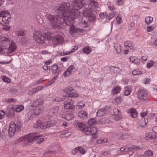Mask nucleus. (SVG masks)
Wrapping results in <instances>:
<instances>
[{"instance_id": "c756f323", "label": "nucleus", "mask_w": 157, "mask_h": 157, "mask_svg": "<svg viewBox=\"0 0 157 157\" xmlns=\"http://www.w3.org/2000/svg\"><path fill=\"white\" fill-rule=\"evenodd\" d=\"M37 115L35 113H34V112H33L32 110H30L28 114V117L29 116V119H32L33 118L35 117Z\"/></svg>"}, {"instance_id": "2f4dec72", "label": "nucleus", "mask_w": 157, "mask_h": 157, "mask_svg": "<svg viewBox=\"0 0 157 157\" xmlns=\"http://www.w3.org/2000/svg\"><path fill=\"white\" fill-rule=\"evenodd\" d=\"M85 103L83 101H80L76 106V108L78 109H82L85 106Z\"/></svg>"}, {"instance_id": "72a5a7b5", "label": "nucleus", "mask_w": 157, "mask_h": 157, "mask_svg": "<svg viewBox=\"0 0 157 157\" xmlns=\"http://www.w3.org/2000/svg\"><path fill=\"white\" fill-rule=\"evenodd\" d=\"M139 124L140 126L143 127L146 124L145 121H144V118H142L139 121Z\"/></svg>"}, {"instance_id": "37998d69", "label": "nucleus", "mask_w": 157, "mask_h": 157, "mask_svg": "<svg viewBox=\"0 0 157 157\" xmlns=\"http://www.w3.org/2000/svg\"><path fill=\"white\" fill-rule=\"evenodd\" d=\"M8 11H6L5 10H3L0 12V17H4L6 16V14H8Z\"/></svg>"}, {"instance_id": "e2e57ef3", "label": "nucleus", "mask_w": 157, "mask_h": 157, "mask_svg": "<svg viewBox=\"0 0 157 157\" xmlns=\"http://www.w3.org/2000/svg\"><path fill=\"white\" fill-rule=\"evenodd\" d=\"M55 101L57 102H59L60 101H63L64 100H63V99L62 98H61L59 97H56L55 98Z\"/></svg>"}, {"instance_id": "052dcab7", "label": "nucleus", "mask_w": 157, "mask_h": 157, "mask_svg": "<svg viewBox=\"0 0 157 157\" xmlns=\"http://www.w3.org/2000/svg\"><path fill=\"white\" fill-rule=\"evenodd\" d=\"M155 136L154 135H152L151 134L148 135L147 136H146V139H152L155 138Z\"/></svg>"}, {"instance_id": "c9c22d12", "label": "nucleus", "mask_w": 157, "mask_h": 157, "mask_svg": "<svg viewBox=\"0 0 157 157\" xmlns=\"http://www.w3.org/2000/svg\"><path fill=\"white\" fill-rule=\"evenodd\" d=\"M71 134V132H67L60 135V136L61 138H67Z\"/></svg>"}, {"instance_id": "8fccbe9b", "label": "nucleus", "mask_w": 157, "mask_h": 157, "mask_svg": "<svg viewBox=\"0 0 157 157\" xmlns=\"http://www.w3.org/2000/svg\"><path fill=\"white\" fill-rule=\"evenodd\" d=\"M74 52L73 51L71 50L70 52L69 51L68 52L67 51H63V52H61L60 53V55L61 56H64L67 55L71 53Z\"/></svg>"}, {"instance_id": "423d86ee", "label": "nucleus", "mask_w": 157, "mask_h": 157, "mask_svg": "<svg viewBox=\"0 0 157 157\" xmlns=\"http://www.w3.org/2000/svg\"><path fill=\"white\" fill-rule=\"evenodd\" d=\"M92 10L90 9H86L83 10V14L85 17H83L81 21L80 22V25L82 27L86 28L88 26V22L87 19V17L88 19L90 21H93L94 20V16L92 12Z\"/></svg>"}, {"instance_id": "79ce46f5", "label": "nucleus", "mask_w": 157, "mask_h": 157, "mask_svg": "<svg viewBox=\"0 0 157 157\" xmlns=\"http://www.w3.org/2000/svg\"><path fill=\"white\" fill-rule=\"evenodd\" d=\"M106 122V118L105 117L103 118L98 121V123L100 124H104Z\"/></svg>"}, {"instance_id": "680f3d73", "label": "nucleus", "mask_w": 157, "mask_h": 157, "mask_svg": "<svg viewBox=\"0 0 157 157\" xmlns=\"http://www.w3.org/2000/svg\"><path fill=\"white\" fill-rule=\"evenodd\" d=\"M36 92V91L35 88L32 89L31 90L29 91L28 93L29 95H31L34 93Z\"/></svg>"}, {"instance_id": "3c124183", "label": "nucleus", "mask_w": 157, "mask_h": 157, "mask_svg": "<svg viewBox=\"0 0 157 157\" xmlns=\"http://www.w3.org/2000/svg\"><path fill=\"white\" fill-rule=\"evenodd\" d=\"M154 62L152 61H149L147 63V68H150L154 64Z\"/></svg>"}, {"instance_id": "a211bd4d", "label": "nucleus", "mask_w": 157, "mask_h": 157, "mask_svg": "<svg viewBox=\"0 0 157 157\" xmlns=\"http://www.w3.org/2000/svg\"><path fill=\"white\" fill-rule=\"evenodd\" d=\"M129 59L131 62L134 63L137 65L139 64L140 63V60L135 56H131L129 58Z\"/></svg>"}, {"instance_id": "6e6d98bb", "label": "nucleus", "mask_w": 157, "mask_h": 157, "mask_svg": "<svg viewBox=\"0 0 157 157\" xmlns=\"http://www.w3.org/2000/svg\"><path fill=\"white\" fill-rule=\"evenodd\" d=\"M27 39L26 38L23 37L21 40L20 43L22 44H24L27 42Z\"/></svg>"}, {"instance_id": "c03bdc74", "label": "nucleus", "mask_w": 157, "mask_h": 157, "mask_svg": "<svg viewBox=\"0 0 157 157\" xmlns=\"http://www.w3.org/2000/svg\"><path fill=\"white\" fill-rule=\"evenodd\" d=\"M6 15H7L6 16L4 17L6 20V21H7V24H8L11 20V16L10 14L9 13L8 14H6Z\"/></svg>"}, {"instance_id": "aec40b11", "label": "nucleus", "mask_w": 157, "mask_h": 157, "mask_svg": "<svg viewBox=\"0 0 157 157\" xmlns=\"http://www.w3.org/2000/svg\"><path fill=\"white\" fill-rule=\"evenodd\" d=\"M153 155V152L151 150H148L146 151L144 154L140 155V157H146L152 156Z\"/></svg>"}, {"instance_id": "20e7f679", "label": "nucleus", "mask_w": 157, "mask_h": 157, "mask_svg": "<svg viewBox=\"0 0 157 157\" xmlns=\"http://www.w3.org/2000/svg\"><path fill=\"white\" fill-rule=\"evenodd\" d=\"M0 41L2 43L3 46L4 47L9 46V47L5 48L6 51H4L6 52L8 56H10V54L13 52L17 48L16 44L12 41L10 43V39L4 36L0 37Z\"/></svg>"}, {"instance_id": "603ef678", "label": "nucleus", "mask_w": 157, "mask_h": 157, "mask_svg": "<svg viewBox=\"0 0 157 157\" xmlns=\"http://www.w3.org/2000/svg\"><path fill=\"white\" fill-rule=\"evenodd\" d=\"M95 123V120L94 119L91 118L88 121V124L90 125H92Z\"/></svg>"}, {"instance_id": "6e6552de", "label": "nucleus", "mask_w": 157, "mask_h": 157, "mask_svg": "<svg viewBox=\"0 0 157 157\" xmlns=\"http://www.w3.org/2000/svg\"><path fill=\"white\" fill-rule=\"evenodd\" d=\"M21 122L15 123L12 121L9 125L8 127V134L10 137H13L15 134L20 129L21 125Z\"/></svg>"}, {"instance_id": "9b49d317", "label": "nucleus", "mask_w": 157, "mask_h": 157, "mask_svg": "<svg viewBox=\"0 0 157 157\" xmlns=\"http://www.w3.org/2000/svg\"><path fill=\"white\" fill-rule=\"evenodd\" d=\"M141 148L136 145H132L131 147L128 146H124L120 148V151L121 152H129L133 150L134 151H137Z\"/></svg>"}, {"instance_id": "4468645a", "label": "nucleus", "mask_w": 157, "mask_h": 157, "mask_svg": "<svg viewBox=\"0 0 157 157\" xmlns=\"http://www.w3.org/2000/svg\"><path fill=\"white\" fill-rule=\"evenodd\" d=\"M90 4L89 6L90 8L92 7V10L93 11H96L97 10V8H98V3L94 0H89Z\"/></svg>"}, {"instance_id": "bf43d9fd", "label": "nucleus", "mask_w": 157, "mask_h": 157, "mask_svg": "<svg viewBox=\"0 0 157 157\" xmlns=\"http://www.w3.org/2000/svg\"><path fill=\"white\" fill-rule=\"evenodd\" d=\"M117 2L118 5H122L124 3L125 0H117Z\"/></svg>"}, {"instance_id": "ddd939ff", "label": "nucleus", "mask_w": 157, "mask_h": 157, "mask_svg": "<svg viewBox=\"0 0 157 157\" xmlns=\"http://www.w3.org/2000/svg\"><path fill=\"white\" fill-rule=\"evenodd\" d=\"M73 90L71 87H67L64 90V91L67 94V96L70 97H77L78 95L77 94H73L71 92V91Z\"/></svg>"}, {"instance_id": "09e8293b", "label": "nucleus", "mask_w": 157, "mask_h": 157, "mask_svg": "<svg viewBox=\"0 0 157 157\" xmlns=\"http://www.w3.org/2000/svg\"><path fill=\"white\" fill-rule=\"evenodd\" d=\"M115 15V13L114 12H111L109 16H107V18L110 20L114 17Z\"/></svg>"}, {"instance_id": "e433bc0d", "label": "nucleus", "mask_w": 157, "mask_h": 157, "mask_svg": "<svg viewBox=\"0 0 157 157\" xmlns=\"http://www.w3.org/2000/svg\"><path fill=\"white\" fill-rule=\"evenodd\" d=\"M58 66L57 65L54 64L52 66V73L54 74H55L56 73L58 69Z\"/></svg>"}, {"instance_id": "0e129e2a", "label": "nucleus", "mask_w": 157, "mask_h": 157, "mask_svg": "<svg viewBox=\"0 0 157 157\" xmlns=\"http://www.w3.org/2000/svg\"><path fill=\"white\" fill-rule=\"evenodd\" d=\"M154 27L152 26H150L147 27V32L152 31L154 29Z\"/></svg>"}, {"instance_id": "a18cd8bd", "label": "nucleus", "mask_w": 157, "mask_h": 157, "mask_svg": "<svg viewBox=\"0 0 157 157\" xmlns=\"http://www.w3.org/2000/svg\"><path fill=\"white\" fill-rule=\"evenodd\" d=\"M2 79L5 82L9 83L10 82V80L9 78L6 76H2Z\"/></svg>"}, {"instance_id": "39448f33", "label": "nucleus", "mask_w": 157, "mask_h": 157, "mask_svg": "<svg viewBox=\"0 0 157 157\" xmlns=\"http://www.w3.org/2000/svg\"><path fill=\"white\" fill-rule=\"evenodd\" d=\"M41 136L40 135H36L33 133H30L25 136L24 137L20 138L17 140V142L19 143L24 140L25 144H29V143H30L36 140V143L40 144L44 140V139L43 138L39 139Z\"/></svg>"}, {"instance_id": "338daca9", "label": "nucleus", "mask_w": 157, "mask_h": 157, "mask_svg": "<svg viewBox=\"0 0 157 157\" xmlns=\"http://www.w3.org/2000/svg\"><path fill=\"white\" fill-rule=\"evenodd\" d=\"M5 113L3 111H0V119H2L4 116Z\"/></svg>"}, {"instance_id": "473e14b6", "label": "nucleus", "mask_w": 157, "mask_h": 157, "mask_svg": "<svg viewBox=\"0 0 157 157\" xmlns=\"http://www.w3.org/2000/svg\"><path fill=\"white\" fill-rule=\"evenodd\" d=\"M153 20V18L152 17L148 16L146 17L145 18V22L147 24H149L151 23Z\"/></svg>"}, {"instance_id": "5701e85b", "label": "nucleus", "mask_w": 157, "mask_h": 157, "mask_svg": "<svg viewBox=\"0 0 157 157\" xmlns=\"http://www.w3.org/2000/svg\"><path fill=\"white\" fill-rule=\"evenodd\" d=\"M54 40L58 43H60L63 41V38L62 36L58 35L55 36Z\"/></svg>"}, {"instance_id": "a19ab883", "label": "nucleus", "mask_w": 157, "mask_h": 157, "mask_svg": "<svg viewBox=\"0 0 157 157\" xmlns=\"http://www.w3.org/2000/svg\"><path fill=\"white\" fill-rule=\"evenodd\" d=\"M120 91V88L119 87H117L115 88L114 90H113V94L119 93Z\"/></svg>"}, {"instance_id": "b1692460", "label": "nucleus", "mask_w": 157, "mask_h": 157, "mask_svg": "<svg viewBox=\"0 0 157 157\" xmlns=\"http://www.w3.org/2000/svg\"><path fill=\"white\" fill-rule=\"evenodd\" d=\"M59 109L58 106H56L54 108H51L50 109V113L54 114L57 113Z\"/></svg>"}, {"instance_id": "393cba45", "label": "nucleus", "mask_w": 157, "mask_h": 157, "mask_svg": "<svg viewBox=\"0 0 157 157\" xmlns=\"http://www.w3.org/2000/svg\"><path fill=\"white\" fill-rule=\"evenodd\" d=\"M113 112L114 115L117 116V119H118L119 120L121 118V113L118 109L116 108L114 109L113 110Z\"/></svg>"}, {"instance_id": "774afa93", "label": "nucleus", "mask_w": 157, "mask_h": 157, "mask_svg": "<svg viewBox=\"0 0 157 157\" xmlns=\"http://www.w3.org/2000/svg\"><path fill=\"white\" fill-rule=\"evenodd\" d=\"M78 147H76L74 149V150L72 151V153L73 154L75 155L78 152H79V149H78Z\"/></svg>"}, {"instance_id": "4d7b16f0", "label": "nucleus", "mask_w": 157, "mask_h": 157, "mask_svg": "<svg viewBox=\"0 0 157 157\" xmlns=\"http://www.w3.org/2000/svg\"><path fill=\"white\" fill-rule=\"evenodd\" d=\"M132 73L134 75H136L138 74H140L141 72L140 71L136 70L132 71Z\"/></svg>"}, {"instance_id": "a878e982", "label": "nucleus", "mask_w": 157, "mask_h": 157, "mask_svg": "<svg viewBox=\"0 0 157 157\" xmlns=\"http://www.w3.org/2000/svg\"><path fill=\"white\" fill-rule=\"evenodd\" d=\"M131 92V89L129 87H125L124 88L123 93L124 95L128 96L129 95Z\"/></svg>"}, {"instance_id": "2eb2a0df", "label": "nucleus", "mask_w": 157, "mask_h": 157, "mask_svg": "<svg viewBox=\"0 0 157 157\" xmlns=\"http://www.w3.org/2000/svg\"><path fill=\"white\" fill-rule=\"evenodd\" d=\"M78 115L79 117L82 119H86L88 118L87 113L83 110L80 111L78 113Z\"/></svg>"}, {"instance_id": "9d476101", "label": "nucleus", "mask_w": 157, "mask_h": 157, "mask_svg": "<svg viewBox=\"0 0 157 157\" xmlns=\"http://www.w3.org/2000/svg\"><path fill=\"white\" fill-rule=\"evenodd\" d=\"M137 98L140 100H146L147 99V94L146 90L139 89L136 92Z\"/></svg>"}, {"instance_id": "4be33fe9", "label": "nucleus", "mask_w": 157, "mask_h": 157, "mask_svg": "<svg viewBox=\"0 0 157 157\" xmlns=\"http://www.w3.org/2000/svg\"><path fill=\"white\" fill-rule=\"evenodd\" d=\"M62 117L63 118L69 121L73 117V115L72 113H67L65 115H62Z\"/></svg>"}, {"instance_id": "4c0bfd02", "label": "nucleus", "mask_w": 157, "mask_h": 157, "mask_svg": "<svg viewBox=\"0 0 157 157\" xmlns=\"http://www.w3.org/2000/svg\"><path fill=\"white\" fill-rule=\"evenodd\" d=\"M7 22L4 17H0V24L2 25H4L6 24H7Z\"/></svg>"}, {"instance_id": "5fc2aeb1", "label": "nucleus", "mask_w": 157, "mask_h": 157, "mask_svg": "<svg viewBox=\"0 0 157 157\" xmlns=\"http://www.w3.org/2000/svg\"><path fill=\"white\" fill-rule=\"evenodd\" d=\"M78 149H79V152L80 154H84L85 153L86 151L82 147H78Z\"/></svg>"}, {"instance_id": "13d9d810", "label": "nucleus", "mask_w": 157, "mask_h": 157, "mask_svg": "<svg viewBox=\"0 0 157 157\" xmlns=\"http://www.w3.org/2000/svg\"><path fill=\"white\" fill-rule=\"evenodd\" d=\"M99 16L102 19H103L105 17L107 18V15H106V13H101L100 14Z\"/></svg>"}, {"instance_id": "f704fd0d", "label": "nucleus", "mask_w": 157, "mask_h": 157, "mask_svg": "<svg viewBox=\"0 0 157 157\" xmlns=\"http://www.w3.org/2000/svg\"><path fill=\"white\" fill-rule=\"evenodd\" d=\"M85 53L89 54L91 51V48L89 46L86 47L83 49V50Z\"/></svg>"}, {"instance_id": "7ed1b4c3", "label": "nucleus", "mask_w": 157, "mask_h": 157, "mask_svg": "<svg viewBox=\"0 0 157 157\" xmlns=\"http://www.w3.org/2000/svg\"><path fill=\"white\" fill-rule=\"evenodd\" d=\"M62 3L59 6V8L64 3ZM70 4V3H68ZM85 2L83 0H74L73 1L71 4V6H70L68 7H66L63 10H65V14L66 15L70 16V15L72 11H73L75 13V10H78L82 8L85 4Z\"/></svg>"}, {"instance_id": "dca6fc26", "label": "nucleus", "mask_w": 157, "mask_h": 157, "mask_svg": "<svg viewBox=\"0 0 157 157\" xmlns=\"http://www.w3.org/2000/svg\"><path fill=\"white\" fill-rule=\"evenodd\" d=\"M43 102V101L41 99H39L35 100L33 103V106L36 107H38L37 106L42 104Z\"/></svg>"}, {"instance_id": "0eeeda50", "label": "nucleus", "mask_w": 157, "mask_h": 157, "mask_svg": "<svg viewBox=\"0 0 157 157\" xmlns=\"http://www.w3.org/2000/svg\"><path fill=\"white\" fill-rule=\"evenodd\" d=\"M33 33L34 40L39 43H44L46 39L51 40L53 38L52 34L50 32L44 33L45 37L42 36V33L39 31H35Z\"/></svg>"}, {"instance_id": "864d4df0", "label": "nucleus", "mask_w": 157, "mask_h": 157, "mask_svg": "<svg viewBox=\"0 0 157 157\" xmlns=\"http://www.w3.org/2000/svg\"><path fill=\"white\" fill-rule=\"evenodd\" d=\"M122 98L121 96L118 97L115 99L116 102L117 103V104L120 103L122 101Z\"/></svg>"}, {"instance_id": "bb28decb", "label": "nucleus", "mask_w": 157, "mask_h": 157, "mask_svg": "<svg viewBox=\"0 0 157 157\" xmlns=\"http://www.w3.org/2000/svg\"><path fill=\"white\" fill-rule=\"evenodd\" d=\"M114 47L117 53L121 52V47L120 45L118 44H116L114 45Z\"/></svg>"}, {"instance_id": "cd10ccee", "label": "nucleus", "mask_w": 157, "mask_h": 157, "mask_svg": "<svg viewBox=\"0 0 157 157\" xmlns=\"http://www.w3.org/2000/svg\"><path fill=\"white\" fill-rule=\"evenodd\" d=\"M33 112H34V113L36 114L37 115L39 114L42 111V109L39 107H36V108H33L31 109Z\"/></svg>"}, {"instance_id": "ea45409f", "label": "nucleus", "mask_w": 157, "mask_h": 157, "mask_svg": "<svg viewBox=\"0 0 157 157\" xmlns=\"http://www.w3.org/2000/svg\"><path fill=\"white\" fill-rule=\"evenodd\" d=\"M24 108L23 106L21 105L15 108L14 110L16 111V112H19L22 111L24 109Z\"/></svg>"}, {"instance_id": "7c9ffc66", "label": "nucleus", "mask_w": 157, "mask_h": 157, "mask_svg": "<svg viewBox=\"0 0 157 157\" xmlns=\"http://www.w3.org/2000/svg\"><path fill=\"white\" fill-rule=\"evenodd\" d=\"M36 21L40 24H43L44 21L43 18L40 17L39 15H37L36 17Z\"/></svg>"}, {"instance_id": "f8f14e48", "label": "nucleus", "mask_w": 157, "mask_h": 157, "mask_svg": "<svg viewBox=\"0 0 157 157\" xmlns=\"http://www.w3.org/2000/svg\"><path fill=\"white\" fill-rule=\"evenodd\" d=\"M74 101L70 99H68L64 102V107L65 109L72 111L74 109V106L73 105Z\"/></svg>"}, {"instance_id": "1a4fd4ad", "label": "nucleus", "mask_w": 157, "mask_h": 157, "mask_svg": "<svg viewBox=\"0 0 157 157\" xmlns=\"http://www.w3.org/2000/svg\"><path fill=\"white\" fill-rule=\"evenodd\" d=\"M56 122L54 121H50L47 122L41 123L40 121H38L34 125V128L37 129H46L47 128L54 126Z\"/></svg>"}, {"instance_id": "412c9836", "label": "nucleus", "mask_w": 157, "mask_h": 157, "mask_svg": "<svg viewBox=\"0 0 157 157\" xmlns=\"http://www.w3.org/2000/svg\"><path fill=\"white\" fill-rule=\"evenodd\" d=\"M106 109H102L99 110L97 112V116L99 117H101L105 114Z\"/></svg>"}, {"instance_id": "58836bf2", "label": "nucleus", "mask_w": 157, "mask_h": 157, "mask_svg": "<svg viewBox=\"0 0 157 157\" xmlns=\"http://www.w3.org/2000/svg\"><path fill=\"white\" fill-rule=\"evenodd\" d=\"M16 34L18 36H23L25 34L24 31L21 30H19L16 32Z\"/></svg>"}, {"instance_id": "c85d7f7f", "label": "nucleus", "mask_w": 157, "mask_h": 157, "mask_svg": "<svg viewBox=\"0 0 157 157\" xmlns=\"http://www.w3.org/2000/svg\"><path fill=\"white\" fill-rule=\"evenodd\" d=\"M58 77V75L54 77L52 79H51L49 82L47 84L45 85V86H49L52 84H53L55 82V80H56Z\"/></svg>"}, {"instance_id": "f03ea898", "label": "nucleus", "mask_w": 157, "mask_h": 157, "mask_svg": "<svg viewBox=\"0 0 157 157\" xmlns=\"http://www.w3.org/2000/svg\"><path fill=\"white\" fill-rule=\"evenodd\" d=\"M74 123L78 128L81 131H82L86 135H94L93 136V138L94 139L97 138V137L95 134L97 132V130L96 128L91 127L89 126L85 127V124L83 122L78 120H75Z\"/></svg>"}, {"instance_id": "f3484780", "label": "nucleus", "mask_w": 157, "mask_h": 157, "mask_svg": "<svg viewBox=\"0 0 157 157\" xmlns=\"http://www.w3.org/2000/svg\"><path fill=\"white\" fill-rule=\"evenodd\" d=\"M129 112L130 113V115L132 118H135L137 117V113L135 109L132 108L129 110Z\"/></svg>"}, {"instance_id": "49530a36", "label": "nucleus", "mask_w": 157, "mask_h": 157, "mask_svg": "<svg viewBox=\"0 0 157 157\" xmlns=\"http://www.w3.org/2000/svg\"><path fill=\"white\" fill-rule=\"evenodd\" d=\"M108 6L109 9L111 10H113L115 9L114 6L113 4L111 3H108Z\"/></svg>"}, {"instance_id": "f257e3e1", "label": "nucleus", "mask_w": 157, "mask_h": 157, "mask_svg": "<svg viewBox=\"0 0 157 157\" xmlns=\"http://www.w3.org/2000/svg\"><path fill=\"white\" fill-rule=\"evenodd\" d=\"M69 6V3H64L56 10L57 15L53 16L49 13H47L46 15V17L54 28L59 26L63 23L67 25L70 26V33L72 35L74 33L78 32L79 29L73 25L74 21L73 19H76V17H74L75 13L73 11L71 12L70 16L66 15L65 14V10H63L64 9Z\"/></svg>"}, {"instance_id": "6ab92c4d", "label": "nucleus", "mask_w": 157, "mask_h": 157, "mask_svg": "<svg viewBox=\"0 0 157 157\" xmlns=\"http://www.w3.org/2000/svg\"><path fill=\"white\" fill-rule=\"evenodd\" d=\"M124 46L126 47H128V48L131 49L133 48V43L129 41H126L124 43Z\"/></svg>"}, {"instance_id": "de8ad7c7", "label": "nucleus", "mask_w": 157, "mask_h": 157, "mask_svg": "<svg viewBox=\"0 0 157 157\" xmlns=\"http://www.w3.org/2000/svg\"><path fill=\"white\" fill-rule=\"evenodd\" d=\"M71 72L72 71H71L69 70V69L68 68L64 73L63 75L64 77H66L70 75L71 73Z\"/></svg>"}, {"instance_id": "69168bd1", "label": "nucleus", "mask_w": 157, "mask_h": 157, "mask_svg": "<svg viewBox=\"0 0 157 157\" xmlns=\"http://www.w3.org/2000/svg\"><path fill=\"white\" fill-rule=\"evenodd\" d=\"M43 86H39L36 88H35L36 92L41 90L43 88Z\"/></svg>"}]
</instances>
